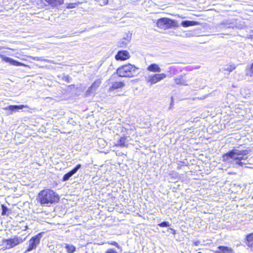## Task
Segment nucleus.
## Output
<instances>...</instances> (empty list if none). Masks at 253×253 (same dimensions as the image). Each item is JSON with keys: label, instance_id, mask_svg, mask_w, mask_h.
<instances>
[{"label": "nucleus", "instance_id": "f257e3e1", "mask_svg": "<svg viewBox=\"0 0 253 253\" xmlns=\"http://www.w3.org/2000/svg\"><path fill=\"white\" fill-rule=\"evenodd\" d=\"M249 151L247 149L234 148L223 155V161L226 162L234 168L243 167L244 165L247 164L245 161L247 159L246 156L249 154Z\"/></svg>", "mask_w": 253, "mask_h": 253}, {"label": "nucleus", "instance_id": "f03ea898", "mask_svg": "<svg viewBox=\"0 0 253 253\" xmlns=\"http://www.w3.org/2000/svg\"><path fill=\"white\" fill-rule=\"evenodd\" d=\"M40 204L42 206H50L58 202L59 198L53 190L46 189L41 191L38 195Z\"/></svg>", "mask_w": 253, "mask_h": 253}, {"label": "nucleus", "instance_id": "7ed1b4c3", "mask_svg": "<svg viewBox=\"0 0 253 253\" xmlns=\"http://www.w3.org/2000/svg\"><path fill=\"white\" fill-rule=\"evenodd\" d=\"M117 74L121 77L131 78L136 76L138 74V69L134 65L130 64L121 66L118 68L116 71Z\"/></svg>", "mask_w": 253, "mask_h": 253}, {"label": "nucleus", "instance_id": "20e7f679", "mask_svg": "<svg viewBox=\"0 0 253 253\" xmlns=\"http://www.w3.org/2000/svg\"><path fill=\"white\" fill-rule=\"evenodd\" d=\"M158 28L162 29H168L170 28L178 27L177 21L168 18H161L157 22Z\"/></svg>", "mask_w": 253, "mask_h": 253}, {"label": "nucleus", "instance_id": "39448f33", "mask_svg": "<svg viewBox=\"0 0 253 253\" xmlns=\"http://www.w3.org/2000/svg\"><path fill=\"white\" fill-rule=\"evenodd\" d=\"M42 237V233H40L37 235L33 237L29 240V245L27 249L26 250L25 253L31 251L37 248L38 245L40 244V240Z\"/></svg>", "mask_w": 253, "mask_h": 253}, {"label": "nucleus", "instance_id": "423d86ee", "mask_svg": "<svg viewBox=\"0 0 253 253\" xmlns=\"http://www.w3.org/2000/svg\"><path fill=\"white\" fill-rule=\"evenodd\" d=\"M24 240L20 237L15 236L12 239L5 240L3 242L6 244L7 248L10 249L23 243Z\"/></svg>", "mask_w": 253, "mask_h": 253}, {"label": "nucleus", "instance_id": "0eeeda50", "mask_svg": "<svg viewBox=\"0 0 253 253\" xmlns=\"http://www.w3.org/2000/svg\"><path fill=\"white\" fill-rule=\"evenodd\" d=\"M167 77L165 73L151 75L147 78V81L151 84H155Z\"/></svg>", "mask_w": 253, "mask_h": 253}, {"label": "nucleus", "instance_id": "6e6552de", "mask_svg": "<svg viewBox=\"0 0 253 253\" xmlns=\"http://www.w3.org/2000/svg\"><path fill=\"white\" fill-rule=\"evenodd\" d=\"M25 107H27V106L24 105H9L4 108L3 109L7 111L6 112L7 115H11L13 112L18 111L19 110L23 109Z\"/></svg>", "mask_w": 253, "mask_h": 253}, {"label": "nucleus", "instance_id": "1a4fd4ad", "mask_svg": "<svg viewBox=\"0 0 253 253\" xmlns=\"http://www.w3.org/2000/svg\"><path fill=\"white\" fill-rule=\"evenodd\" d=\"M130 55L126 50H120L115 55V59L117 60H125L129 59Z\"/></svg>", "mask_w": 253, "mask_h": 253}, {"label": "nucleus", "instance_id": "9d476101", "mask_svg": "<svg viewBox=\"0 0 253 253\" xmlns=\"http://www.w3.org/2000/svg\"><path fill=\"white\" fill-rule=\"evenodd\" d=\"M81 167L82 166L81 164H78L73 169L64 174L62 179L63 181L68 180L72 175L78 171Z\"/></svg>", "mask_w": 253, "mask_h": 253}, {"label": "nucleus", "instance_id": "9b49d317", "mask_svg": "<svg viewBox=\"0 0 253 253\" xmlns=\"http://www.w3.org/2000/svg\"><path fill=\"white\" fill-rule=\"evenodd\" d=\"M0 56L2 58V59L6 63H9L11 65L15 66H23V64L20 63L16 60H14L12 58H11L8 57L4 56L3 55H0Z\"/></svg>", "mask_w": 253, "mask_h": 253}, {"label": "nucleus", "instance_id": "f8f14e48", "mask_svg": "<svg viewBox=\"0 0 253 253\" xmlns=\"http://www.w3.org/2000/svg\"><path fill=\"white\" fill-rule=\"evenodd\" d=\"M127 137L126 136L120 137L119 140L114 144V145L120 147H127L128 145L127 144Z\"/></svg>", "mask_w": 253, "mask_h": 253}, {"label": "nucleus", "instance_id": "ddd939ff", "mask_svg": "<svg viewBox=\"0 0 253 253\" xmlns=\"http://www.w3.org/2000/svg\"><path fill=\"white\" fill-rule=\"evenodd\" d=\"M214 253H233V251L231 248L220 246Z\"/></svg>", "mask_w": 253, "mask_h": 253}, {"label": "nucleus", "instance_id": "4468645a", "mask_svg": "<svg viewBox=\"0 0 253 253\" xmlns=\"http://www.w3.org/2000/svg\"><path fill=\"white\" fill-rule=\"evenodd\" d=\"M245 244L252 250H253V233L248 234L246 236Z\"/></svg>", "mask_w": 253, "mask_h": 253}, {"label": "nucleus", "instance_id": "2eb2a0df", "mask_svg": "<svg viewBox=\"0 0 253 253\" xmlns=\"http://www.w3.org/2000/svg\"><path fill=\"white\" fill-rule=\"evenodd\" d=\"M52 7H55L62 4L64 0H45Z\"/></svg>", "mask_w": 253, "mask_h": 253}, {"label": "nucleus", "instance_id": "dca6fc26", "mask_svg": "<svg viewBox=\"0 0 253 253\" xmlns=\"http://www.w3.org/2000/svg\"><path fill=\"white\" fill-rule=\"evenodd\" d=\"M147 70L149 71L152 72H160L161 69L159 65L155 63H153L148 66L147 68Z\"/></svg>", "mask_w": 253, "mask_h": 253}, {"label": "nucleus", "instance_id": "f3484780", "mask_svg": "<svg viewBox=\"0 0 253 253\" xmlns=\"http://www.w3.org/2000/svg\"><path fill=\"white\" fill-rule=\"evenodd\" d=\"M175 83L176 84L187 85L186 81L183 78L182 76H179L178 77L175 78L174 79Z\"/></svg>", "mask_w": 253, "mask_h": 253}, {"label": "nucleus", "instance_id": "a211bd4d", "mask_svg": "<svg viewBox=\"0 0 253 253\" xmlns=\"http://www.w3.org/2000/svg\"><path fill=\"white\" fill-rule=\"evenodd\" d=\"M198 24V22L189 20L183 21L181 23V25L184 27H188L189 26L197 25Z\"/></svg>", "mask_w": 253, "mask_h": 253}, {"label": "nucleus", "instance_id": "6ab92c4d", "mask_svg": "<svg viewBox=\"0 0 253 253\" xmlns=\"http://www.w3.org/2000/svg\"><path fill=\"white\" fill-rule=\"evenodd\" d=\"M125 86V84L122 82L114 83L110 87V89H117L121 88Z\"/></svg>", "mask_w": 253, "mask_h": 253}, {"label": "nucleus", "instance_id": "aec40b11", "mask_svg": "<svg viewBox=\"0 0 253 253\" xmlns=\"http://www.w3.org/2000/svg\"><path fill=\"white\" fill-rule=\"evenodd\" d=\"M30 58L33 60H37V61H43L44 62L49 63H52L55 64L54 61L51 60H48L46 59H43L42 57H34V56H30Z\"/></svg>", "mask_w": 253, "mask_h": 253}, {"label": "nucleus", "instance_id": "412c9836", "mask_svg": "<svg viewBox=\"0 0 253 253\" xmlns=\"http://www.w3.org/2000/svg\"><path fill=\"white\" fill-rule=\"evenodd\" d=\"M65 248L68 253H73L76 251V247L72 245L66 244Z\"/></svg>", "mask_w": 253, "mask_h": 253}, {"label": "nucleus", "instance_id": "4be33fe9", "mask_svg": "<svg viewBox=\"0 0 253 253\" xmlns=\"http://www.w3.org/2000/svg\"><path fill=\"white\" fill-rule=\"evenodd\" d=\"M246 71L247 75L253 77V63L250 66L246 67Z\"/></svg>", "mask_w": 253, "mask_h": 253}, {"label": "nucleus", "instance_id": "5701e85b", "mask_svg": "<svg viewBox=\"0 0 253 253\" xmlns=\"http://www.w3.org/2000/svg\"><path fill=\"white\" fill-rule=\"evenodd\" d=\"M129 42V40L123 39L118 42V45L120 47H123Z\"/></svg>", "mask_w": 253, "mask_h": 253}, {"label": "nucleus", "instance_id": "b1692460", "mask_svg": "<svg viewBox=\"0 0 253 253\" xmlns=\"http://www.w3.org/2000/svg\"><path fill=\"white\" fill-rule=\"evenodd\" d=\"M101 84V81L100 80H96L90 86L91 88H92L93 89V91L95 90L99 86V85Z\"/></svg>", "mask_w": 253, "mask_h": 253}, {"label": "nucleus", "instance_id": "393cba45", "mask_svg": "<svg viewBox=\"0 0 253 253\" xmlns=\"http://www.w3.org/2000/svg\"><path fill=\"white\" fill-rule=\"evenodd\" d=\"M81 2H75V3H69L68 4H67L66 7L67 8H73L76 7L77 5H78L79 4H80Z\"/></svg>", "mask_w": 253, "mask_h": 253}, {"label": "nucleus", "instance_id": "a878e982", "mask_svg": "<svg viewBox=\"0 0 253 253\" xmlns=\"http://www.w3.org/2000/svg\"><path fill=\"white\" fill-rule=\"evenodd\" d=\"M236 67L234 65H230L227 67V68H224V70L226 71H228L229 72H232L233 70L235 69Z\"/></svg>", "mask_w": 253, "mask_h": 253}, {"label": "nucleus", "instance_id": "bb28decb", "mask_svg": "<svg viewBox=\"0 0 253 253\" xmlns=\"http://www.w3.org/2000/svg\"><path fill=\"white\" fill-rule=\"evenodd\" d=\"M158 225L161 227H169L170 225L169 222L168 221H163L160 223H159Z\"/></svg>", "mask_w": 253, "mask_h": 253}, {"label": "nucleus", "instance_id": "cd10ccee", "mask_svg": "<svg viewBox=\"0 0 253 253\" xmlns=\"http://www.w3.org/2000/svg\"><path fill=\"white\" fill-rule=\"evenodd\" d=\"M1 209H2L1 214L2 215H5L6 214V212L8 210V209L3 205H1Z\"/></svg>", "mask_w": 253, "mask_h": 253}, {"label": "nucleus", "instance_id": "c85d7f7f", "mask_svg": "<svg viewBox=\"0 0 253 253\" xmlns=\"http://www.w3.org/2000/svg\"><path fill=\"white\" fill-rule=\"evenodd\" d=\"M98 4H99L101 6H104L106 5L108 2V0H98Z\"/></svg>", "mask_w": 253, "mask_h": 253}, {"label": "nucleus", "instance_id": "c756f323", "mask_svg": "<svg viewBox=\"0 0 253 253\" xmlns=\"http://www.w3.org/2000/svg\"><path fill=\"white\" fill-rule=\"evenodd\" d=\"M62 79L67 83H70L71 81V78L69 75H64Z\"/></svg>", "mask_w": 253, "mask_h": 253}, {"label": "nucleus", "instance_id": "7c9ffc66", "mask_svg": "<svg viewBox=\"0 0 253 253\" xmlns=\"http://www.w3.org/2000/svg\"><path fill=\"white\" fill-rule=\"evenodd\" d=\"M92 90H93V88H91V86H90L85 92L86 96L89 95L92 92Z\"/></svg>", "mask_w": 253, "mask_h": 253}, {"label": "nucleus", "instance_id": "2f4dec72", "mask_svg": "<svg viewBox=\"0 0 253 253\" xmlns=\"http://www.w3.org/2000/svg\"><path fill=\"white\" fill-rule=\"evenodd\" d=\"M105 253H117V252L114 249H109Z\"/></svg>", "mask_w": 253, "mask_h": 253}, {"label": "nucleus", "instance_id": "473e14b6", "mask_svg": "<svg viewBox=\"0 0 253 253\" xmlns=\"http://www.w3.org/2000/svg\"><path fill=\"white\" fill-rule=\"evenodd\" d=\"M112 245H115V246H117L118 245V243H116V242H113L112 243H111Z\"/></svg>", "mask_w": 253, "mask_h": 253}, {"label": "nucleus", "instance_id": "72a5a7b5", "mask_svg": "<svg viewBox=\"0 0 253 253\" xmlns=\"http://www.w3.org/2000/svg\"><path fill=\"white\" fill-rule=\"evenodd\" d=\"M170 230L172 231V232L173 234H175V231L174 229H172V228H170Z\"/></svg>", "mask_w": 253, "mask_h": 253}, {"label": "nucleus", "instance_id": "f704fd0d", "mask_svg": "<svg viewBox=\"0 0 253 253\" xmlns=\"http://www.w3.org/2000/svg\"><path fill=\"white\" fill-rule=\"evenodd\" d=\"M40 2H41V7H42V6H43V3H42V0H40Z\"/></svg>", "mask_w": 253, "mask_h": 253}, {"label": "nucleus", "instance_id": "c9c22d12", "mask_svg": "<svg viewBox=\"0 0 253 253\" xmlns=\"http://www.w3.org/2000/svg\"><path fill=\"white\" fill-rule=\"evenodd\" d=\"M2 49V47H1L0 46V49Z\"/></svg>", "mask_w": 253, "mask_h": 253}, {"label": "nucleus", "instance_id": "e433bc0d", "mask_svg": "<svg viewBox=\"0 0 253 253\" xmlns=\"http://www.w3.org/2000/svg\"><path fill=\"white\" fill-rule=\"evenodd\" d=\"M201 253V252H198V253Z\"/></svg>", "mask_w": 253, "mask_h": 253}]
</instances>
